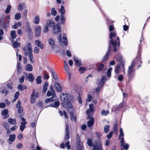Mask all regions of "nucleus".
I'll use <instances>...</instances> for the list:
<instances>
[{
  "label": "nucleus",
  "mask_w": 150,
  "mask_h": 150,
  "mask_svg": "<svg viewBox=\"0 0 150 150\" xmlns=\"http://www.w3.org/2000/svg\"><path fill=\"white\" fill-rule=\"evenodd\" d=\"M16 138V135L15 134H13L10 135L9 136V138L8 140L9 141V144H12V142H14Z\"/></svg>",
  "instance_id": "20"
},
{
  "label": "nucleus",
  "mask_w": 150,
  "mask_h": 150,
  "mask_svg": "<svg viewBox=\"0 0 150 150\" xmlns=\"http://www.w3.org/2000/svg\"><path fill=\"white\" fill-rule=\"evenodd\" d=\"M89 119H90V120L88 121L87 122V124L88 127H90L93 125L94 123V119L93 117H91Z\"/></svg>",
  "instance_id": "18"
},
{
  "label": "nucleus",
  "mask_w": 150,
  "mask_h": 150,
  "mask_svg": "<svg viewBox=\"0 0 150 150\" xmlns=\"http://www.w3.org/2000/svg\"><path fill=\"white\" fill-rule=\"evenodd\" d=\"M66 133L65 137V139L66 140H68L70 138V135L69 134V127L67 125H66V127L65 128Z\"/></svg>",
  "instance_id": "13"
},
{
  "label": "nucleus",
  "mask_w": 150,
  "mask_h": 150,
  "mask_svg": "<svg viewBox=\"0 0 150 150\" xmlns=\"http://www.w3.org/2000/svg\"><path fill=\"white\" fill-rule=\"evenodd\" d=\"M57 12L54 8H52L51 10V13L52 15L55 16L57 14Z\"/></svg>",
  "instance_id": "50"
},
{
  "label": "nucleus",
  "mask_w": 150,
  "mask_h": 150,
  "mask_svg": "<svg viewBox=\"0 0 150 150\" xmlns=\"http://www.w3.org/2000/svg\"><path fill=\"white\" fill-rule=\"evenodd\" d=\"M53 31L54 33H57L61 32V28L60 25L57 24L54 26L53 28Z\"/></svg>",
  "instance_id": "10"
},
{
  "label": "nucleus",
  "mask_w": 150,
  "mask_h": 150,
  "mask_svg": "<svg viewBox=\"0 0 150 150\" xmlns=\"http://www.w3.org/2000/svg\"><path fill=\"white\" fill-rule=\"evenodd\" d=\"M41 32V28L38 26L36 27L35 31V35L36 37H39L40 35Z\"/></svg>",
  "instance_id": "12"
},
{
  "label": "nucleus",
  "mask_w": 150,
  "mask_h": 150,
  "mask_svg": "<svg viewBox=\"0 0 150 150\" xmlns=\"http://www.w3.org/2000/svg\"><path fill=\"white\" fill-rule=\"evenodd\" d=\"M59 11L61 13V14L63 15L65 13V11L63 6H61L59 10Z\"/></svg>",
  "instance_id": "46"
},
{
  "label": "nucleus",
  "mask_w": 150,
  "mask_h": 150,
  "mask_svg": "<svg viewBox=\"0 0 150 150\" xmlns=\"http://www.w3.org/2000/svg\"><path fill=\"white\" fill-rule=\"evenodd\" d=\"M112 69L111 67H110L108 69L107 71V76L108 77H110L111 75V71Z\"/></svg>",
  "instance_id": "47"
},
{
  "label": "nucleus",
  "mask_w": 150,
  "mask_h": 150,
  "mask_svg": "<svg viewBox=\"0 0 150 150\" xmlns=\"http://www.w3.org/2000/svg\"><path fill=\"white\" fill-rule=\"evenodd\" d=\"M59 104L60 103L58 101H56L54 102V104L50 106L54 107L57 108L59 106Z\"/></svg>",
  "instance_id": "49"
},
{
  "label": "nucleus",
  "mask_w": 150,
  "mask_h": 150,
  "mask_svg": "<svg viewBox=\"0 0 150 150\" xmlns=\"http://www.w3.org/2000/svg\"><path fill=\"white\" fill-rule=\"evenodd\" d=\"M86 69L85 67H80L79 69V71L82 74L84 73V71H86Z\"/></svg>",
  "instance_id": "48"
},
{
  "label": "nucleus",
  "mask_w": 150,
  "mask_h": 150,
  "mask_svg": "<svg viewBox=\"0 0 150 150\" xmlns=\"http://www.w3.org/2000/svg\"><path fill=\"white\" fill-rule=\"evenodd\" d=\"M19 93L18 91H17L15 93L14 95V99L16 100V99L18 98L19 96Z\"/></svg>",
  "instance_id": "57"
},
{
  "label": "nucleus",
  "mask_w": 150,
  "mask_h": 150,
  "mask_svg": "<svg viewBox=\"0 0 150 150\" xmlns=\"http://www.w3.org/2000/svg\"><path fill=\"white\" fill-rule=\"evenodd\" d=\"M134 62L132 63L131 66H129L128 70V75H130L131 74L132 72V69L134 67Z\"/></svg>",
  "instance_id": "24"
},
{
  "label": "nucleus",
  "mask_w": 150,
  "mask_h": 150,
  "mask_svg": "<svg viewBox=\"0 0 150 150\" xmlns=\"http://www.w3.org/2000/svg\"><path fill=\"white\" fill-rule=\"evenodd\" d=\"M93 110H90L89 109H88L87 111V114L88 116L87 117L88 119H89L92 116L93 114Z\"/></svg>",
  "instance_id": "27"
},
{
  "label": "nucleus",
  "mask_w": 150,
  "mask_h": 150,
  "mask_svg": "<svg viewBox=\"0 0 150 150\" xmlns=\"http://www.w3.org/2000/svg\"><path fill=\"white\" fill-rule=\"evenodd\" d=\"M11 36L13 39H15L17 35L16 31L14 30L11 32Z\"/></svg>",
  "instance_id": "34"
},
{
  "label": "nucleus",
  "mask_w": 150,
  "mask_h": 150,
  "mask_svg": "<svg viewBox=\"0 0 150 150\" xmlns=\"http://www.w3.org/2000/svg\"><path fill=\"white\" fill-rule=\"evenodd\" d=\"M110 126L108 125H106L104 127V131L106 133H107L109 131Z\"/></svg>",
  "instance_id": "43"
},
{
  "label": "nucleus",
  "mask_w": 150,
  "mask_h": 150,
  "mask_svg": "<svg viewBox=\"0 0 150 150\" xmlns=\"http://www.w3.org/2000/svg\"><path fill=\"white\" fill-rule=\"evenodd\" d=\"M13 45L14 48H17L20 45V43L19 42L16 41H13Z\"/></svg>",
  "instance_id": "37"
},
{
  "label": "nucleus",
  "mask_w": 150,
  "mask_h": 150,
  "mask_svg": "<svg viewBox=\"0 0 150 150\" xmlns=\"http://www.w3.org/2000/svg\"><path fill=\"white\" fill-rule=\"evenodd\" d=\"M71 115V119L72 120H74L75 122H76V117L73 115V113L72 114H70Z\"/></svg>",
  "instance_id": "63"
},
{
  "label": "nucleus",
  "mask_w": 150,
  "mask_h": 150,
  "mask_svg": "<svg viewBox=\"0 0 150 150\" xmlns=\"http://www.w3.org/2000/svg\"><path fill=\"white\" fill-rule=\"evenodd\" d=\"M1 114L2 115L4 116V118L5 119L9 117L8 110L7 109H5L3 110Z\"/></svg>",
  "instance_id": "21"
},
{
  "label": "nucleus",
  "mask_w": 150,
  "mask_h": 150,
  "mask_svg": "<svg viewBox=\"0 0 150 150\" xmlns=\"http://www.w3.org/2000/svg\"><path fill=\"white\" fill-rule=\"evenodd\" d=\"M116 59L117 62H119L121 64L124 70L125 69V62L122 58V56L120 54L118 55L116 57Z\"/></svg>",
  "instance_id": "8"
},
{
  "label": "nucleus",
  "mask_w": 150,
  "mask_h": 150,
  "mask_svg": "<svg viewBox=\"0 0 150 150\" xmlns=\"http://www.w3.org/2000/svg\"><path fill=\"white\" fill-rule=\"evenodd\" d=\"M25 79V76H22V77L19 79V81L21 83H22L24 82Z\"/></svg>",
  "instance_id": "59"
},
{
  "label": "nucleus",
  "mask_w": 150,
  "mask_h": 150,
  "mask_svg": "<svg viewBox=\"0 0 150 150\" xmlns=\"http://www.w3.org/2000/svg\"><path fill=\"white\" fill-rule=\"evenodd\" d=\"M48 42L49 44L50 45L52 48H54L55 47V44L54 40L52 38H50L48 40Z\"/></svg>",
  "instance_id": "23"
},
{
  "label": "nucleus",
  "mask_w": 150,
  "mask_h": 150,
  "mask_svg": "<svg viewBox=\"0 0 150 150\" xmlns=\"http://www.w3.org/2000/svg\"><path fill=\"white\" fill-rule=\"evenodd\" d=\"M27 88V87L24 85L19 84L18 86V88L21 91H23L24 89Z\"/></svg>",
  "instance_id": "30"
},
{
  "label": "nucleus",
  "mask_w": 150,
  "mask_h": 150,
  "mask_svg": "<svg viewBox=\"0 0 150 150\" xmlns=\"http://www.w3.org/2000/svg\"><path fill=\"white\" fill-rule=\"evenodd\" d=\"M109 37L111 39L110 41L109 45H112L114 47L113 50L116 52L117 47H119L120 46V40L119 37H117L116 33L112 32H110L109 34Z\"/></svg>",
  "instance_id": "1"
},
{
  "label": "nucleus",
  "mask_w": 150,
  "mask_h": 150,
  "mask_svg": "<svg viewBox=\"0 0 150 150\" xmlns=\"http://www.w3.org/2000/svg\"><path fill=\"white\" fill-rule=\"evenodd\" d=\"M25 127V123H21L20 126V130L23 131Z\"/></svg>",
  "instance_id": "53"
},
{
  "label": "nucleus",
  "mask_w": 150,
  "mask_h": 150,
  "mask_svg": "<svg viewBox=\"0 0 150 150\" xmlns=\"http://www.w3.org/2000/svg\"><path fill=\"white\" fill-rule=\"evenodd\" d=\"M42 77L41 76H38L36 78V83L38 84H41L42 83V81L41 80Z\"/></svg>",
  "instance_id": "38"
},
{
  "label": "nucleus",
  "mask_w": 150,
  "mask_h": 150,
  "mask_svg": "<svg viewBox=\"0 0 150 150\" xmlns=\"http://www.w3.org/2000/svg\"><path fill=\"white\" fill-rule=\"evenodd\" d=\"M47 95L48 97L52 96V97H57L55 91H48L47 93Z\"/></svg>",
  "instance_id": "16"
},
{
  "label": "nucleus",
  "mask_w": 150,
  "mask_h": 150,
  "mask_svg": "<svg viewBox=\"0 0 150 150\" xmlns=\"http://www.w3.org/2000/svg\"><path fill=\"white\" fill-rule=\"evenodd\" d=\"M33 52L25 54V56H28L30 59V61L31 63H33L34 61V59L33 55Z\"/></svg>",
  "instance_id": "17"
},
{
  "label": "nucleus",
  "mask_w": 150,
  "mask_h": 150,
  "mask_svg": "<svg viewBox=\"0 0 150 150\" xmlns=\"http://www.w3.org/2000/svg\"><path fill=\"white\" fill-rule=\"evenodd\" d=\"M40 18L38 16H36L35 18L34 23L35 24H38L39 23Z\"/></svg>",
  "instance_id": "41"
},
{
  "label": "nucleus",
  "mask_w": 150,
  "mask_h": 150,
  "mask_svg": "<svg viewBox=\"0 0 150 150\" xmlns=\"http://www.w3.org/2000/svg\"><path fill=\"white\" fill-rule=\"evenodd\" d=\"M26 70L29 71H32L33 69V67L32 65L28 64L26 67Z\"/></svg>",
  "instance_id": "33"
},
{
  "label": "nucleus",
  "mask_w": 150,
  "mask_h": 150,
  "mask_svg": "<svg viewBox=\"0 0 150 150\" xmlns=\"http://www.w3.org/2000/svg\"><path fill=\"white\" fill-rule=\"evenodd\" d=\"M93 150H103L102 144L99 142L94 145Z\"/></svg>",
  "instance_id": "11"
},
{
  "label": "nucleus",
  "mask_w": 150,
  "mask_h": 150,
  "mask_svg": "<svg viewBox=\"0 0 150 150\" xmlns=\"http://www.w3.org/2000/svg\"><path fill=\"white\" fill-rule=\"evenodd\" d=\"M61 23L62 24H64L65 20V18L64 16V15L63 14H61Z\"/></svg>",
  "instance_id": "54"
},
{
  "label": "nucleus",
  "mask_w": 150,
  "mask_h": 150,
  "mask_svg": "<svg viewBox=\"0 0 150 150\" xmlns=\"http://www.w3.org/2000/svg\"><path fill=\"white\" fill-rule=\"evenodd\" d=\"M121 150H123L124 149H125L126 150L128 149L129 145L127 144H124L123 145H121Z\"/></svg>",
  "instance_id": "39"
},
{
  "label": "nucleus",
  "mask_w": 150,
  "mask_h": 150,
  "mask_svg": "<svg viewBox=\"0 0 150 150\" xmlns=\"http://www.w3.org/2000/svg\"><path fill=\"white\" fill-rule=\"evenodd\" d=\"M11 6L10 5L8 6L6 9V10L5 13L6 14H8L9 13L11 10Z\"/></svg>",
  "instance_id": "55"
},
{
  "label": "nucleus",
  "mask_w": 150,
  "mask_h": 150,
  "mask_svg": "<svg viewBox=\"0 0 150 150\" xmlns=\"http://www.w3.org/2000/svg\"><path fill=\"white\" fill-rule=\"evenodd\" d=\"M120 64H118L116 67L115 70V72L117 74H118L120 72Z\"/></svg>",
  "instance_id": "42"
},
{
  "label": "nucleus",
  "mask_w": 150,
  "mask_h": 150,
  "mask_svg": "<svg viewBox=\"0 0 150 150\" xmlns=\"http://www.w3.org/2000/svg\"><path fill=\"white\" fill-rule=\"evenodd\" d=\"M39 93L36 92L35 90H34L31 96V103H34L35 102L36 99L39 97Z\"/></svg>",
  "instance_id": "6"
},
{
  "label": "nucleus",
  "mask_w": 150,
  "mask_h": 150,
  "mask_svg": "<svg viewBox=\"0 0 150 150\" xmlns=\"http://www.w3.org/2000/svg\"><path fill=\"white\" fill-rule=\"evenodd\" d=\"M67 106L66 108H68V112L70 113V114H72L73 112V109L72 108V105H71V103H69L67 104Z\"/></svg>",
  "instance_id": "15"
},
{
  "label": "nucleus",
  "mask_w": 150,
  "mask_h": 150,
  "mask_svg": "<svg viewBox=\"0 0 150 150\" xmlns=\"http://www.w3.org/2000/svg\"><path fill=\"white\" fill-rule=\"evenodd\" d=\"M55 24L54 22L50 20H49L47 21L46 26L50 28L53 27Z\"/></svg>",
  "instance_id": "19"
},
{
  "label": "nucleus",
  "mask_w": 150,
  "mask_h": 150,
  "mask_svg": "<svg viewBox=\"0 0 150 150\" xmlns=\"http://www.w3.org/2000/svg\"><path fill=\"white\" fill-rule=\"evenodd\" d=\"M34 52L35 53H38L39 52V49L37 47H35L34 49Z\"/></svg>",
  "instance_id": "60"
},
{
  "label": "nucleus",
  "mask_w": 150,
  "mask_h": 150,
  "mask_svg": "<svg viewBox=\"0 0 150 150\" xmlns=\"http://www.w3.org/2000/svg\"><path fill=\"white\" fill-rule=\"evenodd\" d=\"M109 113V111L108 110L105 111L104 110H102L101 114L103 115H106Z\"/></svg>",
  "instance_id": "44"
},
{
  "label": "nucleus",
  "mask_w": 150,
  "mask_h": 150,
  "mask_svg": "<svg viewBox=\"0 0 150 150\" xmlns=\"http://www.w3.org/2000/svg\"><path fill=\"white\" fill-rule=\"evenodd\" d=\"M52 74L53 75L54 78L55 79H57L58 78V77L56 73L52 69H51Z\"/></svg>",
  "instance_id": "40"
},
{
  "label": "nucleus",
  "mask_w": 150,
  "mask_h": 150,
  "mask_svg": "<svg viewBox=\"0 0 150 150\" xmlns=\"http://www.w3.org/2000/svg\"><path fill=\"white\" fill-rule=\"evenodd\" d=\"M25 79H27L29 81L33 82L34 80V78L33 75L31 73H30L28 75L27 73L25 74Z\"/></svg>",
  "instance_id": "9"
},
{
  "label": "nucleus",
  "mask_w": 150,
  "mask_h": 150,
  "mask_svg": "<svg viewBox=\"0 0 150 150\" xmlns=\"http://www.w3.org/2000/svg\"><path fill=\"white\" fill-rule=\"evenodd\" d=\"M87 144L90 146H93L92 140L91 139H88L87 141Z\"/></svg>",
  "instance_id": "45"
},
{
  "label": "nucleus",
  "mask_w": 150,
  "mask_h": 150,
  "mask_svg": "<svg viewBox=\"0 0 150 150\" xmlns=\"http://www.w3.org/2000/svg\"><path fill=\"white\" fill-rule=\"evenodd\" d=\"M106 78L105 76H103L102 77L100 81L98 84V88L96 89V92H98L100 90V87L103 85L105 81Z\"/></svg>",
  "instance_id": "7"
},
{
  "label": "nucleus",
  "mask_w": 150,
  "mask_h": 150,
  "mask_svg": "<svg viewBox=\"0 0 150 150\" xmlns=\"http://www.w3.org/2000/svg\"><path fill=\"white\" fill-rule=\"evenodd\" d=\"M49 31L48 27L45 25L43 28V32L44 33H47Z\"/></svg>",
  "instance_id": "52"
},
{
  "label": "nucleus",
  "mask_w": 150,
  "mask_h": 150,
  "mask_svg": "<svg viewBox=\"0 0 150 150\" xmlns=\"http://www.w3.org/2000/svg\"><path fill=\"white\" fill-rule=\"evenodd\" d=\"M64 67L65 71L67 72L68 74L69 75V79H70L71 74L70 72H69V68L68 65L66 64V65L65 66H64Z\"/></svg>",
  "instance_id": "35"
},
{
  "label": "nucleus",
  "mask_w": 150,
  "mask_h": 150,
  "mask_svg": "<svg viewBox=\"0 0 150 150\" xmlns=\"http://www.w3.org/2000/svg\"><path fill=\"white\" fill-rule=\"evenodd\" d=\"M62 39V35L61 33L59 34V37L58 39V41L60 45H64L67 46V42L66 34L64 33L63 34Z\"/></svg>",
  "instance_id": "3"
},
{
  "label": "nucleus",
  "mask_w": 150,
  "mask_h": 150,
  "mask_svg": "<svg viewBox=\"0 0 150 150\" xmlns=\"http://www.w3.org/2000/svg\"><path fill=\"white\" fill-rule=\"evenodd\" d=\"M48 86V83L47 82H45L44 84L43 89L42 91V92L44 93H45L47 89V87Z\"/></svg>",
  "instance_id": "29"
},
{
  "label": "nucleus",
  "mask_w": 150,
  "mask_h": 150,
  "mask_svg": "<svg viewBox=\"0 0 150 150\" xmlns=\"http://www.w3.org/2000/svg\"><path fill=\"white\" fill-rule=\"evenodd\" d=\"M23 50L24 51V54L33 52L32 45L30 43H28L26 45L23 47Z\"/></svg>",
  "instance_id": "5"
},
{
  "label": "nucleus",
  "mask_w": 150,
  "mask_h": 150,
  "mask_svg": "<svg viewBox=\"0 0 150 150\" xmlns=\"http://www.w3.org/2000/svg\"><path fill=\"white\" fill-rule=\"evenodd\" d=\"M110 50L111 47L110 46V45H109V46L108 47V50L106 53V55L105 56H104L103 59L102 60V61L103 62L105 61L108 59V55L110 54Z\"/></svg>",
  "instance_id": "14"
},
{
  "label": "nucleus",
  "mask_w": 150,
  "mask_h": 150,
  "mask_svg": "<svg viewBox=\"0 0 150 150\" xmlns=\"http://www.w3.org/2000/svg\"><path fill=\"white\" fill-rule=\"evenodd\" d=\"M26 7V5L24 3H20L18 8V10H22Z\"/></svg>",
  "instance_id": "28"
},
{
  "label": "nucleus",
  "mask_w": 150,
  "mask_h": 150,
  "mask_svg": "<svg viewBox=\"0 0 150 150\" xmlns=\"http://www.w3.org/2000/svg\"><path fill=\"white\" fill-rule=\"evenodd\" d=\"M21 17V15L20 13H16L15 16V19L16 20L19 19Z\"/></svg>",
  "instance_id": "56"
},
{
  "label": "nucleus",
  "mask_w": 150,
  "mask_h": 150,
  "mask_svg": "<svg viewBox=\"0 0 150 150\" xmlns=\"http://www.w3.org/2000/svg\"><path fill=\"white\" fill-rule=\"evenodd\" d=\"M69 144V141L67 142L65 144V146L68 149H69L70 148V146Z\"/></svg>",
  "instance_id": "61"
},
{
  "label": "nucleus",
  "mask_w": 150,
  "mask_h": 150,
  "mask_svg": "<svg viewBox=\"0 0 150 150\" xmlns=\"http://www.w3.org/2000/svg\"><path fill=\"white\" fill-rule=\"evenodd\" d=\"M28 10L27 9H25L23 11V17L24 18H25L27 16Z\"/></svg>",
  "instance_id": "51"
},
{
  "label": "nucleus",
  "mask_w": 150,
  "mask_h": 150,
  "mask_svg": "<svg viewBox=\"0 0 150 150\" xmlns=\"http://www.w3.org/2000/svg\"><path fill=\"white\" fill-rule=\"evenodd\" d=\"M104 67V65L103 64L100 63L99 64V67L97 68L98 70V71H100Z\"/></svg>",
  "instance_id": "58"
},
{
  "label": "nucleus",
  "mask_w": 150,
  "mask_h": 150,
  "mask_svg": "<svg viewBox=\"0 0 150 150\" xmlns=\"http://www.w3.org/2000/svg\"><path fill=\"white\" fill-rule=\"evenodd\" d=\"M8 122L13 125H15L16 124V120L15 119L9 118L8 119Z\"/></svg>",
  "instance_id": "32"
},
{
  "label": "nucleus",
  "mask_w": 150,
  "mask_h": 150,
  "mask_svg": "<svg viewBox=\"0 0 150 150\" xmlns=\"http://www.w3.org/2000/svg\"><path fill=\"white\" fill-rule=\"evenodd\" d=\"M113 133V132L112 131L110 132L109 134L107 135V137L108 139L111 138L112 136Z\"/></svg>",
  "instance_id": "64"
},
{
  "label": "nucleus",
  "mask_w": 150,
  "mask_h": 150,
  "mask_svg": "<svg viewBox=\"0 0 150 150\" xmlns=\"http://www.w3.org/2000/svg\"><path fill=\"white\" fill-rule=\"evenodd\" d=\"M76 147L77 150H84L83 143L78 134H77L76 137Z\"/></svg>",
  "instance_id": "4"
},
{
  "label": "nucleus",
  "mask_w": 150,
  "mask_h": 150,
  "mask_svg": "<svg viewBox=\"0 0 150 150\" xmlns=\"http://www.w3.org/2000/svg\"><path fill=\"white\" fill-rule=\"evenodd\" d=\"M36 45L40 47L41 49H42L44 48V46L41 43V42L38 40H36L35 41Z\"/></svg>",
  "instance_id": "26"
},
{
  "label": "nucleus",
  "mask_w": 150,
  "mask_h": 150,
  "mask_svg": "<svg viewBox=\"0 0 150 150\" xmlns=\"http://www.w3.org/2000/svg\"><path fill=\"white\" fill-rule=\"evenodd\" d=\"M74 60L76 66H79L81 65V60L77 57H74Z\"/></svg>",
  "instance_id": "25"
},
{
  "label": "nucleus",
  "mask_w": 150,
  "mask_h": 150,
  "mask_svg": "<svg viewBox=\"0 0 150 150\" xmlns=\"http://www.w3.org/2000/svg\"><path fill=\"white\" fill-rule=\"evenodd\" d=\"M54 86L56 91L58 92H61L62 90V88L58 83H55Z\"/></svg>",
  "instance_id": "22"
},
{
  "label": "nucleus",
  "mask_w": 150,
  "mask_h": 150,
  "mask_svg": "<svg viewBox=\"0 0 150 150\" xmlns=\"http://www.w3.org/2000/svg\"><path fill=\"white\" fill-rule=\"evenodd\" d=\"M44 78L45 79H49V76L47 74L46 71H44Z\"/></svg>",
  "instance_id": "62"
},
{
  "label": "nucleus",
  "mask_w": 150,
  "mask_h": 150,
  "mask_svg": "<svg viewBox=\"0 0 150 150\" xmlns=\"http://www.w3.org/2000/svg\"><path fill=\"white\" fill-rule=\"evenodd\" d=\"M71 97V95L67 93H63L61 95L60 98L62 101V104L64 108H66V107L68 105L67 104L71 103L70 100Z\"/></svg>",
  "instance_id": "2"
},
{
  "label": "nucleus",
  "mask_w": 150,
  "mask_h": 150,
  "mask_svg": "<svg viewBox=\"0 0 150 150\" xmlns=\"http://www.w3.org/2000/svg\"><path fill=\"white\" fill-rule=\"evenodd\" d=\"M17 73L18 74H20L21 71L22 67L20 63H18L17 64Z\"/></svg>",
  "instance_id": "31"
},
{
  "label": "nucleus",
  "mask_w": 150,
  "mask_h": 150,
  "mask_svg": "<svg viewBox=\"0 0 150 150\" xmlns=\"http://www.w3.org/2000/svg\"><path fill=\"white\" fill-rule=\"evenodd\" d=\"M57 97H51L47 98L45 100V102L46 103H47L50 102H52Z\"/></svg>",
  "instance_id": "36"
}]
</instances>
